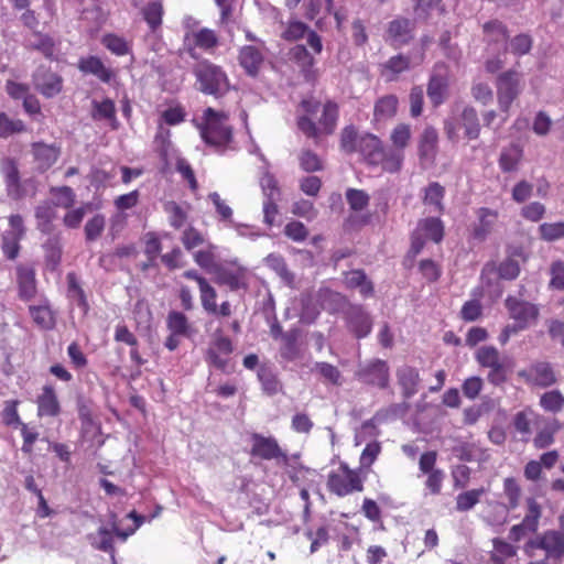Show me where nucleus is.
Masks as SVG:
<instances>
[{
	"instance_id": "obj_1",
	"label": "nucleus",
	"mask_w": 564,
	"mask_h": 564,
	"mask_svg": "<svg viewBox=\"0 0 564 564\" xmlns=\"http://www.w3.org/2000/svg\"><path fill=\"white\" fill-rule=\"evenodd\" d=\"M202 119L198 128L204 142L216 150L226 149L232 140L231 128L226 123L227 115L208 107Z\"/></svg>"
},
{
	"instance_id": "obj_2",
	"label": "nucleus",
	"mask_w": 564,
	"mask_h": 564,
	"mask_svg": "<svg viewBox=\"0 0 564 564\" xmlns=\"http://www.w3.org/2000/svg\"><path fill=\"white\" fill-rule=\"evenodd\" d=\"M198 90L216 98L223 97L229 90V80L226 73L217 65L202 61L193 69Z\"/></svg>"
},
{
	"instance_id": "obj_3",
	"label": "nucleus",
	"mask_w": 564,
	"mask_h": 564,
	"mask_svg": "<svg viewBox=\"0 0 564 564\" xmlns=\"http://www.w3.org/2000/svg\"><path fill=\"white\" fill-rule=\"evenodd\" d=\"M497 100L500 111L503 113L502 122L509 117L512 102L523 90L522 75L517 70L509 69L498 75L496 80Z\"/></svg>"
},
{
	"instance_id": "obj_4",
	"label": "nucleus",
	"mask_w": 564,
	"mask_h": 564,
	"mask_svg": "<svg viewBox=\"0 0 564 564\" xmlns=\"http://www.w3.org/2000/svg\"><path fill=\"white\" fill-rule=\"evenodd\" d=\"M261 165L259 166L261 177L260 186L267 200L263 203L264 223L272 226L274 218L278 214V207L275 204V196L280 195L278 183L272 174L269 173V163L265 161L262 154L257 153Z\"/></svg>"
},
{
	"instance_id": "obj_5",
	"label": "nucleus",
	"mask_w": 564,
	"mask_h": 564,
	"mask_svg": "<svg viewBox=\"0 0 564 564\" xmlns=\"http://www.w3.org/2000/svg\"><path fill=\"white\" fill-rule=\"evenodd\" d=\"M509 317L514 321L518 328L527 329L538 322L540 308L536 304L509 295L505 300Z\"/></svg>"
},
{
	"instance_id": "obj_6",
	"label": "nucleus",
	"mask_w": 564,
	"mask_h": 564,
	"mask_svg": "<svg viewBox=\"0 0 564 564\" xmlns=\"http://www.w3.org/2000/svg\"><path fill=\"white\" fill-rule=\"evenodd\" d=\"M356 378L365 384L384 389L390 380L389 367L384 360L373 359L359 365Z\"/></svg>"
},
{
	"instance_id": "obj_7",
	"label": "nucleus",
	"mask_w": 564,
	"mask_h": 564,
	"mask_svg": "<svg viewBox=\"0 0 564 564\" xmlns=\"http://www.w3.org/2000/svg\"><path fill=\"white\" fill-rule=\"evenodd\" d=\"M528 511L521 523L513 525L509 532V539L513 542H519L530 533L538 530L539 520L542 514L541 506L538 501L529 497L525 500Z\"/></svg>"
},
{
	"instance_id": "obj_8",
	"label": "nucleus",
	"mask_w": 564,
	"mask_h": 564,
	"mask_svg": "<svg viewBox=\"0 0 564 564\" xmlns=\"http://www.w3.org/2000/svg\"><path fill=\"white\" fill-rule=\"evenodd\" d=\"M218 45V35L214 30L208 28H202L196 31L186 32L184 35V46L191 57H196V48H200L207 53H210Z\"/></svg>"
},
{
	"instance_id": "obj_9",
	"label": "nucleus",
	"mask_w": 564,
	"mask_h": 564,
	"mask_svg": "<svg viewBox=\"0 0 564 564\" xmlns=\"http://www.w3.org/2000/svg\"><path fill=\"white\" fill-rule=\"evenodd\" d=\"M251 455L264 460L276 459L288 464V455L280 448L276 440L272 436H262L258 433L251 435Z\"/></svg>"
},
{
	"instance_id": "obj_10",
	"label": "nucleus",
	"mask_w": 564,
	"mask_h": 564,
	"mask_svg": "<svg viewBox=\"0 0 564 564\" xmlns=\"http://www.w3.org/2000/svg\"><path fill=\"white\" fill-rule=\"evenodd\" d=\"M18 296L24 302L33 300L37 293L35 268L32 264L20 263L15 267Z\"/></svg>"
},
{
	"instance_id": "obj_11",
	"label": "nucleus",
	"mask_w": 564,
	"mask_h": 564,
	"mask_svg": "<svg viewBox=\"0 0 564 564\" xmlns=\"http://www.w3.org/2000/svg\"><path fill=\"white\" fill-rule=\"evenodd\" d=\"M345 475L332 473L328 476L327 486L329 490L337 496H346L352 491H362L364 486L360 477L350 470L346 465L343 466Z\"/></svg>"
},
{
	"instance_id": "obj_12",
	"label": "nucleus",
	"mask_w": 564,
	"mask_h": 564,
	"mask_svg": "<svg viewBox=\"0 0 564 564\" xmlns=\"http://www.w3.org/2000/svg\"><path fill=\"white\" fill-rule=\"evenodd\" d=\"M77 68L82 74L93 75L104 84H110L116 78V70L97 55L82 56L77 62Z\"/></svg>"
},
{
	"instance_id": "obj_13",
	"label": "nucleus",
	"mask_w": 564,
	"mask_h": 564,
	"mask_svg": "<svg viewBox=\"0 0 564 564\" xmlns=\"http://www.w3.org/2000/svg\"><path fill=\"white\" fill-rule=\"evenodd\" d=\"M63 77L51 69H39L33 75L35 89L45 98H54L63 90Z\"/></svg>"
},
{
	"instance_id": "obj_14",
	"label": "nucleus",
	"mask_w": 564,
	"mask_h": 564,
	"mask_svg": "<svg viewBox=\"0 0 564 564\" xmlns=\"http://www.w3.org/2000/svg\"><path fill=\"white\" fill-rule=\"evenodd\" d=\"M415 22L408 18L399 17L388 24L387 39L394 47L410 43L414 37Z\"/></svg>"
},
{
	"instance_id": "obj_15",
	"label": "nucleus",
	"mask_w": 564,
	"mask_h": 564,
	"mask_svg": "<svg viewBox=\"0 0 564 564\" xmlns=\"http://www.w3.org/2000/svg\"><path fill=\"white\" fill-rule=\"evenodd\" d=\"M31 152L34 163L36 164V169L44 173L58 161L62 150L56 143L47 144L45 142L37 141L31 144Z\"/></svg>"
},
{
	"instance_id": "obj_16",
	"label": "nucleus",
	"mask_w": 564,
	"mask_h": 564,
	"mask_svg": "<svg viewBox=\"0 0 564 564\" xmlns=\"http://www.w3.org/2000/svg\"><path fill=\"white\" fill-rule=\"evenodd\" d=\"M165 10L162 0H154L148 2L141 8V15L145 21L150 33L148 37H154L158 41L162 40V25Z\"/></svg>"
},
{
	"instance_id": "obj_17",
	"label": "nucleus",
	"mask_w": 564,
	"mask_h": 564,
	"mask_svg": "<svg viewBox=\"0 0 564 564\" xmlns=\"http://www.w3.org/2000/svg\"><path fill=\"white\" fill-rule=\"evenodd\" d=\"M62 405L56 390L52 384H44L36 397V414L39 417H57Z\"/></svg>"
},
{
	"instance_id": "obj_18",
	"label": "nucleus",
	"mask_w": 564,
	"mask_h": 564,
	"mask_svg": "<svg viewBox=\"0 0 564 564\" xmlns=\"http://www.w3.org/2000/svg\"><path fill=\"white\" fill-rule=\"evenodd\" d=\"M200 302L203 308L210 315L216 317H228L231 314V305L228 301H224L220 305H217L216 290L208 283L203 282L199 288Z\"/></svg>"
},
{
	"instance_id": "obj_19",
	"label": "nucleus",
	"mask_w": 564,
	"mask_h": 564,
	"mask_svg": "<svg viewBox=\"0 0 564 564\" xmlns=\"http://www.w3.org/2000/svg\"><path fill=\"white\" fill-rule=\"evenodd\" d=\"M443 69V66H436L427 84L426 93L434 107L442 105L448 93V77Z\"/></svg>"
},
{
	"instance_id": "obj_20",
	"label": "nucleus",
	"mask_w": 564,
	"mask_h": 564,
	"mask_svg": "<svg viewBox=\"0 0 564 564\" xmlns=\"http://www.w3.org/2000/svg\"><path fill=\"white\" fill-rule=\"evenodd\" d=\"M348 328L356 335L357 338L366 337L370 334L372 328L371 317L361 306H350L347 312Z\"/></svg>"
},
{
	"instance_id": "obj_21",
	"label": "nucleus",
	"mask_w": 564,
	"mask_h": 564,
	"mask_svg": "<svg viewBox=\"0 0 564 564\" xmlns=\"http://www.w3.org/2000/svg\"><path fill=\"white\" fill-rule=\"evenodd\" d=\"M382 141L375 134L367 133L358 139V150L365 161L371 165H379L382 161Z\"/></svg>"
},
{
	"instance_id": "obj_22",
	"label": "nucleus",
	"mask_w": 564,
	"mask_h": 564,
	"mask_svg": "<svg viewBox=\"0 0 564 564\" xmlns=\"http://www.w3.org/2000/svg\"><path fill=\"white\" fill-rule=\"evenodd\" d=\"M438 133L437 130L427 126L424 128L419 140V156L421 162L434 163L437 154Z\"/></svg>"
},
{
	"instance_id": "obj_23",
	"label": "nucleus",
	"mask_w": 564,
	"mask_h": 564,
	"mask_svg": "<svg viewBox=\"0 0 564 564\" xmlns=\"http://www.w3.org/2000/svg\"><path fill=\"white\" fill-rule=\"evenodd\" d=\"M29 314L33 323L41 329L51 330L56 325L55 312L47 300L39 305H30Z\"/></svg>"
},
{
	"instance_id": "obj_24",
	"label": "nucleus",
	"mask_w": 564,
	"mask_h": 564,
	"mask_svg": "<svg viewBox=\"0 0 564 564\" xmlns=\"http://www.w3.org/2000/svg\"><path fill=\"white\" fill-rule=\"evenodd\" d=\"M1 173L4 178L8 195L20 196L21 178L18 164L14 159L7 158L1 162Z\"/></svg>"
},
{
	"instance_id": "obj_25",
	"label": "nucleus",
	"mask_w": 564,
	"mask_h": 564,
	"mask_svg": "<svg viewBox=\"0 0 564 564\" xmlns=\"http://www.w3.org/2000/svg\"><path fill=\"white\" fill-rule=\"evenodd\" d=\"M290 58L296 63L307 82L315 79L316 75L313 68L314 57L304 45H295L292 47L290 51Z\"/></svg>"
},
{
	"instance_id": "obj_26",
	"label": "nucleus",
	"mask_w": 564,
	"mask_h": 564,
	"mask_svg": "<svg viewBox=\"0 0 564 564\" xmlns=\"http://www.w3.org/2000/svg\"><path fill=\"white\" fill-rule=\"evenodd\" d=\"M397 378L405 399L413 397L417 392L420 376L415 368L408 365L400 367L397 370Z\"/></svg>"
},
{
	"instance_id": "obj_27",
	"label": "nucleus",
	"mask_w": 564,
	"mask_h": 564,
	"mask_svg": "<svg viewBox=\"0 0 564 564\" xmlns=\"http://www.w3.org/2000/svg\"><path fill=\"white\" fill-rule=\"evenodd\" d=\"M34 40H29L25 48L40 52L45 58L54 59L56 52V43L52 36L40 31L32 34Z\"/></svg>"
},
{
	"instance_id": "obj_28",
	"label": "nucleus",
	"mask_w": 564,
	"mask_h": 564,
	"mask_svg": "<svg viewBox=\"0 0 564 564\" xmlns=\"http://www.w3.org/2000/svg\"><path fill=\"white\" fill-rule=\"evenodd\" d=\"M399 99L395 95H386L380 97L373 107V118L376 121H387L397 113Z\"/></svg>"
},
{
	"instance_id": "obj_29",
	"label": "nucleus",
	"mask_w": 564,
	"mask_h": 564,
	"mask_svg": "<svg viewBox=\"0 0 564 564\" xmlns=\"http://www.w3.org/2000/svg\"><path fill=\"white\" fill-rule=\"evenodd\" d=\"M257 376L258 380L261 383L263 392H265L267 394L272 395L281 390L282 384L278 379L273 370V366L271 364L265 362L260 365L257 371Z\"/></svg>"
},
{
	"instance_id": "obj_30",
	"label": "nucleus",
	"mask_w": 564,
	"mask_h": 564,
	"mask_svg": "<svg viewBox=\"0 0 564 564\" xmlns=\"http://www.w3.org/2000/svg\"><path fill=\"white\" fill-rule=\"evenodd\" d=\"M56 216V209L51 203H42L35 208L36 228L43 234H51L54 230L53 221Z\"/></svg>"
},
{
	"instance_id": "obj_31",
	"label": "nucleus",
	"mask_w": 564,
	"mask_h": 564,
	"mask_svg": "<svg viewBox=\"0 0 564 564\" xmlns=\"http://www.w3.org/2000/svg\"><path fill=\"white\" fill-rule=\"evenodd\" d=\"M67 282V297L75 301L77 306L84 312L89 310L88 300L84 289L80 285L78 276L75 272H68L66 275Z\"/></svg>"
},
{
	"instance_id": "obj_32",
	"label": "nucleus",
	"mask_w": 564,
	"mask_h": 564,
	"mask_svg": "<svg viewBox=\"0 0 564 564\" xmlns=\"http://www.w3.org/2000/svg\"><path fill=\"white\" fill-rule=\"evenodd\" d=\"M459 124L465 130V135L469 140H475L480 134V124L478 113L474 107L467 106L459 116Z\"/></svg>"
},
{
	"instance_id": "obj_33",
	"label": "nucleus",
	"mask_w": 564,
	"mask_h": 564,
	"mask_svg": "<svg viewBox=\"0 0 564 564\" xmlns=\"http://www.w3.org/2000/svg\"><path fill=\"white\" fill-rule=\"evenodd\" d=\"M416 229L421 232L426 239H430L436 243L442 241L444 236V226L440 218L436 217H427L421 219L417 223Z\"/></svg>"
},
{
	"instance_id": "obj_34",
	"label": "nucleus",
	"mask_w": 564,
	"mask_h": 564,
	"mask_svg": "<svg viewBox=\"0 0 564 564\" xmlns=\"http://www.w3.org/2000/svg\"><path fill=\"white\" fill-rule=\"evenodd\" d=\"M498 217V214L488 208H480L478 210L479 224L473 230L474 239L484 241L490 234L491 228Z\"/></svg>"
},
{
	"instance_id": "obj_35",
	"label": "nucleus",
	"mask_w": 564,
	"mask_h": 564,
	"mask_svg": "<svg viewBox=\"0 0 564 564\" xmlns=\"http://www.w3.org/2000/svg\"><path fill=\"white\" fill-rule=\"evenodd\" d=\"M101 44L116 56H126L132 52L131 43L116 33L104 34Z\"/></svg>"
},
{
	"instance_id": "obj_36",
	"label": "nucleus",
	"mask_w": 564,
	"mask_h": 564,
	"mask_svg": "<svg viewBox=\"0 0 564 564\" xmlns=\"http://www.w3.org/2000/svg\"><path fill=\"white\" fill-rule=\"evenodd\" d=\"M540 546L551 557H561L564 554V536L557 531L545 532L541 539Z\"/></svg>"
},
{
	"instance_id": "obj_37",
	"label": "nucleus",
	"mask_w": 564,
	"mask_h": 564,
	"mask_svg": "<svg viewBox=\"0 0 564 564\" xmlns=\"http://www.w3.org/2000/svg\"><path fill=\"white\" fill-rule=\"evenodd\" d=\"M533 382L542 388L550 387L556 382V377L552 366L549 362H536L531 368Z\"/></svg>"
},
{
	"instance_id": "obj_38",
	"label": "nucleus",
	"mask_w": 564,
	"mask_h": 564,
	"mask_svg": "<svg viewBox=\"0 0 564 564\" xmlns=\"http://www.w3.org/2000/svg\"><path fill=\"white\" fill-rule=\"evenodd\" d=\"M345 283L350 289H359L364 296L373 293V285L362 270H352L346 274Z\"/></svg>"
},
{
	"instance_id": "obj_39",
	"label": "nucleus",
	"mask_w": 564,
	"mask_h": 564,
	"mask_svg": "<svg viewBox=\"0 0 564 564\" xmlns=\"http://www.w3.org/2000/svg\"><path fill=\"white\" fill-rule=\"evenodd\" d=\"M93 118L96 120L106 119L111 122L113 129L117 128L116 105L110 98L101 101H93Z\"/></svg>"
},
{
	"instance_id": "obj_40",
	"label": "nucleus",
	"mask_w": 564,
	"mask_h": 564,
	"mask_svg": "<svg viewBox=\"0 0 564 564\" xmlns=\"http://www.w3.org/2000/svg\"><path fill=\"white\" fill-rule=\"evenodd\" d=\"M45 262L51 271H55L62 260V245L59 238L51 237L43 245Z\"/></svg>"
},
{
	"instance_id": "obj_41",
	"label": "nucleus",
	"mask_w": 564,
	"mask_h": 564,
	"mask_svg": "<svg viewBox=\"0 0 564 564\" xmlns=\"http://www.w3.org/2000/svg\"><path fill=\"white\" fill-rule=\"evenodd\" d=\"M166 326L170 333L180 334L188 337L192 334V327L184 313L171 311L166 318Z\"/></svg>"
},
{
	"instance_id": "obj_42",
	"label": "nucleus",
	"mask_w": 564,
	"mask_h": 564,
	"mask_svg": "<svg viewBox=\"0 0 564 564\" xmlns=\"http://www.w3.org/2000/svg\"><path fill=\"white\" fill-rule=\"evenodd\" d=\"M445 195V188L437 182L430 183L424 188L423 203L427 206H432L435 212H443V198Z\"/></svg>"
},
{
	"instance_id": "obj_43",
	"label": "nucleus",
	"mask_w": 564,
	"mask_h": 564,
	"mask_svg": "<svg viewBox=\"0 0 564 564\" xmlns=\"http://www.w3.org/2000/svg\"><path fill=\"white\" fill-rule=\"evenodd\" d=\"M267 265L272 269L281 279L282 281L289 285L293 286L295 276L294 274L289 270L285 260L278 254H269L265 258Z\"/></svg>"
},
{
	"instance_id": "obj_44",
	"label": "nucleus",
	"mask_w": 564,
	"mask_h": 564,
	"mask_svg": "<svg viewBox=\"0 0 564 564\" xmlns=\"http://www.w3.org/2000/svg\"><path fill=\"white\" fill-rule=\"evenodd\" d=\"M338 119V106L334 101H327L324 105L323 113L319 119L321 131L325 134H332L336 128Z\"/></svg>"
},
{
	"instance_id": "obj_45",
	"label": "nucleus",
	"mask_w": 564,
	"mask_h": 564,
	"mask_svg": "<svg viewBox=\"0 0 564 564\" xmlns=\"http://www.w3.org/2000/svg\"><path fill=\"white\" fill-rule=\"evenodd\" d=\"M486 40L489 43H507L508 30L507 26L498 21H489L482 26Z\"/></svg>"
},
{
	"instance_id": "obj_46",
	"label": "nucleus",
	"mask_w": 564,
	"mask_h": 564,
	"mask_svg": "<svg viewBox=\"0 0 564 564\" xmlns=\"http://www.w3.org/2000/svg\"><path fill=\"white\" fill-rule=\"evenodd\" d=\"M513 256H521V251L514 250L507 259H505L498 267V275L502 280L512 281L520 274V264Z\"/></svg>"
},
{
	"instance_id": "obj_47",
	"label": "nucleus",
	"mask_w": 564,
	"mask_h": 564,
	"mask_svg": "<svg viewBox=\"0 0 564 564\" xmlns=\"http://www.w3.org/2000/svg\"><path fill=\"white\" fill-rule=\"evenodd\" d=\"M382 161L379 165L389 173L399 172L402 167V162L404 159V154L402 151L397 149H383L382 151Z\"/></svg>"
},
{
	"instance_id": "obj_48",
	"label": "nucleus",
	"mask_w": 564,
	"mask_h": 564,
	"mask_svg": "<svg viewBox=\"0 0 564 564\" xmlns=\"http://www.w3.org/2000/svg\"><path fill=\"white\" fill-rule=\"evenodd\" d=\"M476 360L481 367L485 368L498 366L505 361V359L501 358L498 349L494 346H481L478 348L476 351Z\"/></svg>"
},
{
	"instance_id": "obj_49",
	"label": "nucleus",
	"mask_w": 564,
	"mask_h": 564,
	"mask_svg": "<svg viewBox=\"0 0 564 564\" xmlns=\"http://www.w3.org/2000/svg\"><path fill=\"white\" fill-rule=\"evenodd\" d=\"M522 151L517 145L503 150L499 158V165L503 172H513L517 170L521 160Z\"/></svg>"
},
{
	"instance_id": "obj_50",
	"label": "nucleus",
	"mask_w": 564,
	"mask_h": 564,
	"mask_svg": "<svg viewBox=\"0 0 564 564\" xmlns=\"http://www.w3.org/2000/svg\"><path fill=\"white\" fill-rule=\"evenodd\" d=\"M25 131V124L21 119H11L6 112L0 111V138L7 139L13 134Z\"/></svg>"
},
{
	"instance_id": "obj_51",
	"label": "nucleus",
	"mask_w": 564,
	"mask_h": 564,
	"mask_svg": "<svg viewBox=\"0 0 564 564\" xmlns=\"http://www.w3.org/2000/svg\"><path fill=\"white\" fill-rule=\"evenodd\" d=\"M411 127L406 123H398L390 134L393 148L403 152L411 140Z\"/></svg>"
},
{
	"instance_id": "obj_52",
	"label": "nucleus",
	"mask_w": 564,
	"mask_h": 564,
	"mask_svg": "<svg viewBox=\"0 0 564 564\" xmlns=\"http://www.w3.org/2000/svg\"><path fill=\"white\" fill-rule=\"evenodd\" d=\"M484 494V488L473 489L459 494L456 497V509L460 512L473 509L479 502V499Z\"/></svg>"
},
{
	"instance_id": "obj_53",
	"label": "nucleus",
	"mask_w": 564,
	"mask_h": 564,
	"mask_svg": "<svg viewBox=\"0 0 564 564\" xmlns=\"http://www.w3.org/2000/svg\"><path fill=\"white\" fill-rule=\"evenodd\" d=\"M245 274L242 270L223 269L217 273V282L228 285L231 290L243 285Z\"/></svg>"
},
{
	"instance_id": "obj_54",
	"label": "nucleus",
	"mask_w": 564,
	"mask_h": 564,
	"mask_svg": "<svg viewBox=\"0 0 564 564\" xmlns=\"http://www.w3.org/2000/svg\"><path fill=\"white\" fill-rule=\"evenodd\" d=\"M164 210L169 215L170 226L174 229H181L187 221L186 212L175 202H167Z\"/></svg>"
},
{
	"instance_id": "obj_55",
	"label": "nucleus",
	"mask_w": 564,
	"mask_h": 564,
	"mask_svg": "<svg viewBox=\"0 0 564 564\" xmlns=\"http://www.w3.org/2000/svg\"><path fill=\"white\" fill-rule=\"evenodd\" d=\"M106 218L101 214L93 216L85 225L84 232L87 241L97 240L105 230Z\"/></svg>"
},
{
	"instance_id": "obj_56",
	"label": "nucleus",
	"mask_w": 564,
	"mask_h": 564,
	"mask_svg": "<svg viewBox=\"0 0 564 564\" xmlns=\"http://www.w3.org/2000/svg\"><path fill=\"white\" fill-rule=\"evenodd\" d=\"M346 199L354 212H361L369 205L370 197L362 189L348 188L346 191Z\"/></svg>"
},
{
	"instance_id": "obj_57",
	"label": "nucleus",
	"mask_w": 564,
	"mask_h": 564,
	"mask_svg": "<svg viewBox=\"0 0 564 564\" xmlns=\"http://www.w3.org/2000/svg\"><path fill=\"white\" fill-rule=\"evenodd\" d=\"M558 425L556 421L547 423L541 431L535 435L533 443L539 449L546 448L554 442V434L557 431Z\"/></svg>"
},
{
	"instance_id": "obj_58",
	"label": "nucleus",
	"mask_w": 564,
	"mask_h": 564,
	"mask_svg": "<svg viewBox=\"0 0 564 564\" xmlns=\"http://www.w3.org/2000/svg\"><path fill=\"white\" fill-rule=\"evenodd\" d=\"M540 405L545 411L556 413L564 405V397L557 390L545 392L540 399Z\"/></svg>"
},
{
	"instance_id": "obj_59",
	"label": "nucleus",
	"mask_w": 564,
	"mask_h": 564,
	"mask_svg": "<svg viewBox=\"0 0 564 564\" xmlns=\"http://www.w3.org/2000/svg\"><path fill=\"white\" fill-rule=\"evenodd\" d=\"M505 495L508 498V509H516L519 506L521 497V488L517 480L512 477H508L503 481Z\"/></svg>"
},
{
	"instance_id": "obj_60",
	"label": "nucleus",
	"mask_w": 564,
	"mask_h": 564,
	"mask_svg": "<svg viewBox=\"0 0 564 564\" xmlns=\"http://www.w3.org/2000/svg\"><path fill=\"white\" fill-rule=\"evenodd\" d=\"M300 166L305 172H317L323 170L319 156L311 150H303L299 156Z\"/></svg>"
},
{
	"instance_id": "obj_61",
	"label": "nucleus",
	"mask_w": 564,
	"mask_h": 564,
	"mask_svg": "<svg viewBox=\"0 0 564 564\" xmlns=\"http://www.w3.org/2000/svg\"><path fill=\"white\" fill-rule=\"evenodd\" d=\"M313 370L317 371L325 380L329 381L330 383L335 386L341 384V373L337 367L328 362H316Z\"/></svg>"
},
{
	"instance_id": "obj_62",
	"label": "nucleus",
	"mask_w": 564,
	"mask_h": 564,
	"mask_svg": "<svg viewBox=\"0 0 564 564\" xmlns=\"http://www.w3.org/2000/svg\"><path fill=\"white\" fill-rule=\"evenodd\" d=\"M542 239L554 241L564 237V221L544 223L539 228Z\"/></svg>"
},
{
	"instance_id": "obj_63",
	"label": "nucleus",
	"mask_w": 564,
	"mask_h": 564,
	"mask_svg": "<svg viewBox=\"0 0 564 564\" xmlns=\"http://www.w3.org/2000/svg\"><path fill=\"white\" fill-rule=\"evenodd\" d=\"M181 241L184 248L188 251L193 250L196 247H199L204 243L205 239L200 231H198L193 226L187 227L181 237Z\"/></svg>"
},
{
	"instance_id": "obj_64",
	"label": "nucleus",
	"mask_w": 564,
	"mask_h": 564,
	"mask_svg": "<svg viewBox=\"0 0 564 564\" xmlns=\"http://www.w3.org/2000/svg\"><path fill=\"white\" fill-rule=\"evenodd\" d=\"M357 131L352 126L345 127L340 133V147L347 153L358 150Z\"/></svg>"
}]
</instances>
